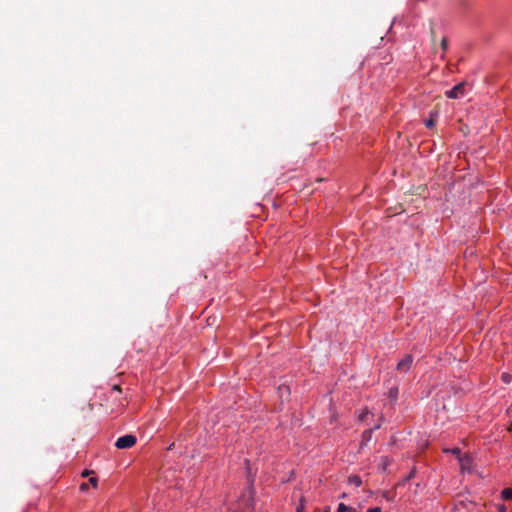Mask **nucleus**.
<instances>
[{"mask_svg": "<svg viewBox=\"0 0 512 512\" xmlns=\"http://www.w3.org/2000/svg\"><path fill=\"white\" fill-rule=\"evenodd\" d=\"M465 93V82L455 85L451 90L445 92V96L450 99H457Z\"/></svg>", "mask_w": 512, "mask_h": 512, "instance_id": "nucleus-1", "label": "nucleus"}, {"mask_svg": "<svg viewBox=\"0 0 512 512\" xmlns=\"http://www.w3.org/2000/svg\"><path fill=\"white\" fill-rule=\"evenodd\" d=\"M413 363V356L411 354H407L404 356L402 360H400L397 364V370L399 372H408Z\"/></svg>", "mask_w": 512, "mask_h": 512, "instance_id": "nucleus-2", "label": "nucleus"}, {"mask_svg": "<svg viewBox=\"0 0 512 512\" xmlns=\"http://www.w3.org/2000/svg\"><path fill=\"white\" fill-rule=\"evenodd\" d=\"M443 452L444 453H451L453 455H456L457 458L459 459L461 465H463V461H464L465 458L467 460H469V456L468 455L462 456L460 449L457 448V447L456 448H452V449H444Z\"/></svg>", "mask_w": 512, "mask_h": 512, "instance_id": "nucleus-3", "label": "nucleus"}, {"mask_svg": "<svg viewBox=\"0 0 512 512\" xmlns=\"http://www.w3.org/2000/svg\"><path fill=\"white\" fill-rule=\"evenodd\" d=\"M392 461L388 456H382L378 467L381 471H386L387 468L391 465Z\"/></svg>", "mask_w": 512, "mask_h": 512, "instance_id": "nucleus-4", "label": "nucleus"}, {"mask_svg": "<svg viewBox=\"0 0 512 512\" xmlns=\"http://www.w3.org/2000/svg\"><path fill=\"white\" fill-rule=\"evenodd\" d=\"M373 431H374V429H367V430L363 431L362 436H361L362 437V441L360 444L361 447L365 446L366 443L371 440Z\"/></svg>", "mask_w": 512, "mask_h": 512, "instance_id": "nucleus-5", "label": "nucleus"}, {"mask_svg": "<svg viewBox=\"0 0 512 512\" xmlns=\"http://www.w3.org/2000/svg\"><path fill=\"white\" fill-rule=\"evenodd\" d=\"M115 446L119 449L128 448V434L118 438V440L115 443Z\"/></svg>", "mask_w": 512, "mask_h": 512, "instance_id": "nucleus-6", "label": "nucleus"}, {"mask_svg": "<svg viewBox=\"0 0 512 512\" xmlns=\"http://www.w3.org/2000/svg\"><path fill=\"white\" fill-rule=\"evenodd\" d=\"M501 498L503 500H512V488H505L501 492Z\"/></svg>", "mask_w": 512, "mask_h": 512, "instance_id": "nucleus-7", "label": "nucleus"}, {"mask_svg": "<svg viewBox=\"0 0 512 512\" xmlns=\"http://www.w3.org/2000/svg\"><path fill=\"white\" fill-rule=\"evenodd\" d=\"M349 483L354 484L357 487L362 485V479L358 475H352L349 477Z\"/></svg>", "mask_w": 512, "mask_h": 512, "instance_id": "nucleus-8", "label": "nucleus"}, {"mask_svg": "<svg viewBox=\"0 0 512 512\" xmlns=\"http://www.w3.org/2000/svg\"><path fill=\"white\" fill-rule=\"evenodd\" d=\"M356 510L352 507L345 505L344 503H340L337 508V512H355Z\"/></svg>", "mask_w": 512, "mask_h": 512, "instance_id": "nucleus-9", "label": "nucleus"}, {"mask_svg": "<svg viewBox=\"0 0 512 512\" xmlns=\"http://www.w3.org/2000/svg\"><path fill=\"white\" fill-rule=\"evenodd\" d=\"M305 511V498L304 496H301L299 500V504L296 508V512H304Z\"/></svg>", "mask_w": 512, "mask_h": 512, "instance_id": "nucleus-10", "label": "nucleus"}, {"mask_svg": "<svg viewBox=\"0 0 512 512\" xmlns=\"http://www.w3.org/2000/svg\"><path fill=\"white\" fill-rule=\"evenodd\" d=\"M440 45H441V48H442V50L444 52L447 51V49H448V39H447V37H443L442 38Z\"/></svg>", "mask_w": 512, "mask_h": 512, "instance_id": "nucleus-11", "label": "nucleus"}, {"mask_svg": "<svg viewBox=\"0 0 512 512\" xmlns=\"http://www.w3.org/2000/svg\"><path fill=\"white\" fill-rule=\"evenodd\" d=\"M501 379H502V381H503V382H505V383H510V382H511V380H512V376H511L509 373H503V374L501 375Z\"/></svg>", "mask_w": 512, "mask_h": 512, "instance_id": "nucleus-12", "label": "nucleus"}, {"mask_svg": "<svg viewBox=\"0 0 512 512\" xmlns=\"http://www.w3.org/2000/svg\"><path fill=\"white\" fill-rule=\"evenodd\" d=\"M368 414H369L368 408L363 409L359 415V420L364 421Z\"/></svg>", "mask_w": 512, "mask_h": 512, "instance_id": "nucleus-13", "label": "nucleus"}, {"mask_svg": "<svg viewBox=\"0 0 512 512\" xmlns=\"http://www.w3.org/2000/svg\"><path fill=\"white\" fill-rule=\"evenodd\" d=\"M425 124H426V127H427V128L431 129V128H433V127L435 126V121H434L433 119H428V120L425 122Z\"/></svg>", "mask_w": 512, "mask_h": 512, "instance_id": "nucleus-14", "label": "nucleus"}, {"mask_svg": "<svg viewBox=\"0 0 512 512\" xmlns=\"http://www.w3.org/2000/svg\"><path fill=\"white\" fill-rule=\"evenodd\" d=\"M506 506L504 504L497 505V511L498 512H506Z\"/></svg>", "mask_w": 512, "mask_h": 512, "instance_id": "nucleus-15", "label": "nucleus"}, {"mask_svg": "<svg viewBox=\"0 0 512 512\" xmlns=\"http://www.w3.org/2000/svg\"><path fill=\"white\" fill-rule=\"evenodd\" d=\"M89 482H90V484H92L94 487H96V486H97V483H98V480H97V478H96V477H91V478L89 479Z\"/></svg>", "mask_w": 512, "mask_h": 512, "instance_id": "nucleus-16", "label": "nucleus"}, {"mask_svg": "<svg viewBox=\"0 0 512 512\" xmlns=\"http://www.w3.org/2000/svg\"><path fill=\"white\" fill-rule=\"evenodd\" d=\"M381 508L380 507H372V508H369L366 512H381Z\"/></svg>", "mask_w": 512, "mask_h": 512, "instance_id": "nucleus-17", "label": "nucleus"}, {"mask_svg": "<svg viewBox=\"0 0 512 512\" xmlns=\"http://www.w3.org/2000/svg\"><path fill=\"white\" fill-rule=\"evenodd\" d=\"M136 443V437L133 435H130V448L135 445Z\"/></svg>", "mask_w": 512, "mask_h": 512, "instance_id": "nucleus-18", "label": "nucleus"}, {"mask_svg": "<svg viewBox=\"0 0 512 512\" xmlns=\"http://www.w3.org/2000/svg\"><path fill=\"white\" fill-rule=\"evenodd\" d=\"M87 489H88V484H87V483H82V484L80 485V490L85 491V490H87Z\"/></svg>", "mask_w": 512, "mask_h": 512, "instance_id": "nucleus-19", "label": "nucleus"}, {"mask_svg": "<svg viewBox=\"0 0 512 512\" xmlns=\"http://www.w3.org/2000/svg\"><path fill=\"white\" fill-rule=\"evenodd\" d=\"M90 473H92V471L84 470V471L82 472V476H83V477H86V476H88Z\"/></svg>", "mask_w": 512, "mask_h": 512, "instance_id": "nucleus-20", "label": "nucleus"}, {"mask_svg": "<svg viewBox=\"0 0 512 512\" xmlns=\"http://www.w3.org/2000/svg\"><path fill=\"white\" fill-rule=\"evenodd\" d=\"M470 461H471V459H470V458H469V460H467V459L465 458V459H464V461H463V465H461V467H462V468H464V467H465V465H466L467 463H470Z\"/></svg>", "mask_w": 512, "mask_h": 512, "instance_id": "nucleus-21", "label": "nucleus"}, {"mask_svg": "<svg viewBox=\"0 0 512 512\" xmlns=\"http://www.w3.org/2000/svg\"><path fill=\"white\" fill-rule=\"evenodd\" d=\"M113 390L120 391V387L118 385H114Z\"/></svg>", "mask_w": 512, "mask_h": 512, "instance_id": "nucleus-22", "label": "nucleus"}, {"mask_svg": "<svg viewBox=\"0 0 512 512\" xmlns=\"http://www.w3.org/2000/svg\"><path fill=\"white\" fill-rule=\"evenodd\" d=\"M510 431H512V422H511V425H510V428H509Z\"/></svg>", "mask_w": 512, "mask_h": 512, "instance_id": "nucleus-23", "label": "nucleus"}, {"mask_svg": "<svg viewBox=\"0 0 512 512\" xmlns=\"http://www.w3.org/2000/svg\"><path fill=\"white\" fill-rule=\"evenodd\" d=\"M324 512H329V508H327Z\"/></svg>", "mask_w": 512, "mask_h": 512, "instance_id": "nucleus-24", "label": "nucleus"}]
</instances>
